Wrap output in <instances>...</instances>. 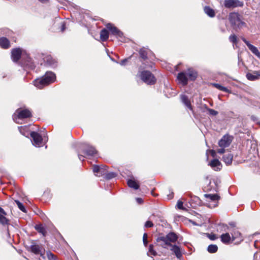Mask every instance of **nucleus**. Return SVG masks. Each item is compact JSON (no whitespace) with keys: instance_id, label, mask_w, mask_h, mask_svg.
Segmentation results:
<instances>
[{"instance_id":"12","label":"nucleus","mask_w":260,"mask_h":260,"mask_svg":"<svg viewBox=\"0 0 260 260\" xmlns=\"http://www.w3.org/2000/svg\"><path fill=\"white\" fill-rule=\"evenodd\" d=\"M177 79L179 83L181 84L183 86H185L188 83V78L185 72H180L178 74Z\"/></svg>"},{"instance_id":"24","label":"nucleus","mask_w":260,"mask_h":260,"mask_svg":"<svg viewBox=\"0 0 260 260\" xmlns=\"http://www.w3.org/2000/svg\"><path fill=\"white\" fill-rule=\"evenodd\" d=\"M84 152L87 156H94L97 153V151L92 146H87Z\"/></svg>"},{"instance_id":"20","label":"nucleus","mask_w":260,"mask_h":260,"mask_svg":"<svg viewBox=\"0 0 260 260\" xmlns=\"http://www.w3.org/2000/svg\"><path fill=\"white\" fill-rule=\"evenodd\" d=\"M221 241L224 244H228L232 242V238L229 233L223 234L220 236Z\"/></svg>"},{"instance_id":"41","label":"nucleus","mask_w":260,"mask_h":260,"mask_svg":"<svg viewBox=\"0 0 260 260\" xmlns=\"http://www.w3.org/2000/svg\"><path fill=\"white\" fill-rule=\"evenodd\" d=\"M143 242L145 246H146L148 244L147 241V234L146 233H144L143 236Z\"/></svg>"},{"instance_id":"49","label":"nucleus","mask_w":260,"mask_h":260,"mask_svg":"<svg viewBox=\"0 0 260 260\" xmlns=\"http://www.w3.org/2000/svg\"><path fill=\"white\" fill-rule=\"evenodd\" d=\"M210 153H211V155L213 157L216 156V152L215 150H210Z\"/></svg>"},{"instance_id":"54","label":"nucleus","mask_w":260,"mask_h":260,"mask_svg":"<svg viewBox=\"0 0 260 260\" xmlns=\"http://www.w3.org/2000/svg\"><path fill=\"white\" fill-rule=\"evenodd\" d=\"M229 224L231 226H232L233 228V229L235 228L236 224H235V222H230Z\"/></svg>"},{"instance_id":"46","label":"nucleus","mask_w":260,"mask_h":260,"mask_svg":"<svg viewBox=\"0 0 260 260\" xmlns=\"http://www.w3.org/2000/svg\"><path fill=\"white\" fill-rule=\"evenodd\" d=\"M208 237L210 239H211L212 240H214L216 239H217V237L215 234H211V235L209 234Z\"/></svg>"},{"instance_id":"3","label":"nucleus","mask_w":260,"mask_h":260,"mask_svg":"<svg viewBox=\"0 0 260 260\" xmlns=\"http://www.w3.org/2000/svg\"><path fill=\"white\" fill-rule=\"evenodd\" d=\"M229 18L231 25L236 30L241 29L246 25L245 23L240 19V15L237 13H231Z\"/></svg>"},{"instance_id":"48","label":"nucleus","mask_w":260,"mask_h":260,"mask_svg":"<svg viewBox=\"0 0 260 260\" xmlns=\"http://www.w3.org/2000/svg\"><path fill=\"white\" fill-rule=\"evenodd\" d=\"M242 41L246 44L248 48L249 47V45H251V44L249 43V42L247 41L244 38H242Z\"/></svg>"},{"instance_id":"57","label":"nucleus","mask_w":260,"mask_h":260,"mask_svg":"<svg viewBox=\"0 0 260 260\" xmlns=\"http://www.w3.org/2000/svg\"><path fill=\"white\" fill-rule=\"evenodd\" d=\"M39 1L42 3H45L47 1V0H39Z\"/></svg>"},{"instance_id":"51","label":"nucleus","mask_w":260,"mask_h":260,"mask_svg":"<svg viewBox=\"0 0 260 260\" xmlns=\"http://www.w3.org/2000/svg\"><path fill=\"white\" fill-rule=\"evenodd\" d=\"M0 213L4 214V215H7L6 212L4 211V210L0 207Z\"/></svg>"},{"instance_id":"28","label":"nucleus","mask_w":260,"mask_h":260,"mask_svg":"<svg viewBox=\"0 0 260 260\" xmlns=\"http://www.w3.org/2000/svg\"><path fill=\"white\" fill-rule=\"evenodd\" d=\"M127 185L129 187L133 188L135 189H138L139 188V185L138 184V183L136 181L132 179L128 180Z\"/></svg>"},{"instance_id":"37","label":"nucleus","mask_w":260,"mask_h":260,"mask_svg":"<svg viewBox=\"0 0 260 260\" xmlns=\"http://www.w3.org/2000/svg\"><path fill=\"white\" fill-rule=\"evenodd\" d=\"M157 254L156 252L153 249V245L152 244H150L149 246V249L148 252V254L156 255Z\"/></svg>"},{"instance_id":"11","label":"nucleus","mask_w":260,"mask_h":260,"mask_svg":"<svg viewBox=\"0 0 260 260\" xmlns=\"http://www.w3.org/2000/svg\"><path fill=\"white\" fill-rule=\"evenodd\" d=\"M106 27L107 29H108L113 35L116 36L118 38L122 37L123 33L117 28L113 26L112 24H107Z\"/></svg>"},{"instance_id":"25","label":"nucleus","mask_w":260,"mask_h":260,"mask_svg":"<svg viewBox=\"0 0 260 260\" xmlns=\"http://www.w3.org/2000/svg\"><path fill=\"white\" fill-rule=\"evenodd\" d=\"M181 100L182 102L190 110H192V107L190 102V101L188 100L187 96L184 94L181 95Z\"/></svg>"},{"instance_id":"53","label":"nucleus","mask_w":260,"mask_h":260,"mask_svg":"<svg viewBox=\"0 0 260 260\" xmlns=\"http://www.w3.org/2000/svg\"><path fill=\"white\" fill-rule=\"evenodd\" d=\"M78 157L80 160H82V161L84 160V156L79 154Z\"/></svg>"},{"instance_id":"29","label":"nucleus","mask_w":260,"mask_h":260,"mask_svg":"<svg viewBox=\"0 0 260 260\" xmlns=\"http://www.w3.org/2000/svg\"><path fill=\"white\" fill-rule=\"evenodd\" d=\"M248 48L252 52V53H253L258 58L260 59V52L258 51V49L256 47L252 45H249Z\"/></svg>"},{"instance_id":"18","label":"nucleus","mask_w":260,"mask_h":260,"mask_svg":"<svg viewBox=\"0 0 260 260\" xmlns=\"http://www.w3.org/2000/svg\"><path fill=\"white\" fill-rule=\"evenodd\" d=\"M246 76L247 79L249 81H255L259 79L260 73L258 71H254L253 73H247Z\"/></svg>"},{"instance_id":"47","label":"nucleus","mask_w":260,"mask_h":260,"mask_svg":"<svg viewBox=\"0 0 260 260\" xmlns=\"http://www.w3.org/2000/svg\"><path fill=\"white\" fill-rule=\"evenodd\" d=\"M127 60H128V58L124 59L121 60L120 64L121 66H124V65H125V63L127 61Z\"/></svg>"},{"instance_id":"52","label":"nucleus","mask_w":260,"mask_h":260,"mask_svg":"<svg viewBox=\"0 0 260 260\" xmlns=\"http://www.w3.org/2000/svg\"><path fill=\"white\" fill-rule=\"evenodd\" d=\"M66 29L65 24L64 23H62L61 27V31L63 32Z\"/></svg>"},{"instance_id":"8","label":"nucleus","mask_w":260,"mask_h":260,"mask_svg":"<svg viewBox=\"0 0 260 260\" xmlns=\"http://www.w3.org/2000/svg\"><path fill=\"white\" fill-rule=\"evenodd\" d=\"M233 137L225 135L218 142V145L220 147L226 148L229 147L233 141Z\"/></svg>"},{"instance_id":"6","label":"nucleus","mask_w":260,"mask_h":260,"mask_svg":"<svg viewBox=\"0 0 260 260\" xmlns=\"http://www.w3.org/2000/svg\"><path fill=\"white\" fill-rule=\"evenodd\" d=\"M227 230L230 232L231 234V238L232 241H236V242L239 243L243 240L241 234L239 232L237 229L234 228L231 230L229 227L227 226Z\"/></svg>"},{"instance_id":"50","label":"nucleus","mask_w":260,"mask_h":260,"mask_svg":"<svg viewBox=\"0 0 260 260\" xmlns=\"http://www.w3.org/2000/svg\"><path fill=\"white\" fill-rule=\"evenodd\" d=\"M136 201H137V203H139V204H141V203H143L142 199L140 198H137L136 199Z\"/></svg>"},{"instance_id":"26","label":"nucleus","mask_w":260,"mask_h":260,"mask_svg":"<svg viewBox=\"0 0 260 260\" xmlns=\"http://www.w3.org/2000/svg\"><path fill=\"white\" fill-rule=\"evenodd\" d=\"M205 13L210 17H214L215 13L214 10L209 6H205L204 9Z\"/></svg>"},{"instance_id":"42","label":"nucleus","mask_w":260,"mask_h":260,"mask_svg":"<svg viewBox=\"0 0 260 260\" xmlns=\"http://www.w3.org/2000/svg\"><path fill=\"white\" fill-rule=\"evenodd\" d=\"M26 128H27V127L26 126H21L18 127V129H19L20 133H21L24 136L26 135L24 133V131L25 130V129H26Z\"/></svg>"},{"instance_id":"7","label":"nucleus","mask_w":260,"mask_h":260,"mask_svg":"<svg viewBox=\"0 0 260 260\" xmlns=\"http://www.w3.org/2000/svg\"><path fill=\"white\" fill-rule=\"evenodd\" d=\"M224 6L226 8H234L243 6V3L239 0H224Z\"/></svg>"},{"instance_id":"38","label":"nucleus","mask_w":260,"mask_h":260,"mask_svg":"<svg viewBox=\"0 0 260 260\" xmlns=\"http://www.w3.org/2000/svg\"><path fill=\"white\" fill-rule=\"evenodd\" d=\"M206 110L208 111L210 115L212 116H216L218 114V112L217 111H215L214 109H210L208 108L206 106L205 107Z\"/></svg>"},{"instance_id":"16","label":"nucleus","mask_w":260,"mask_h":260,"mask_svg":"<svg viewBox=\"0 0 260 260\" xmlns=\"http://www.w3.org/2000/svg\"><path fill=\"white\" fill-rule=\"evenodd\" d=\"M44 63L49 66L55 67L56 66V60L50 55H47L43 58Z\"/></svg>"},{"instance_id":"30","label":"nucleus","mask_w":260,"mask_h":260,"mask_svg":"<svg viewBox=\"0 0 260 260\" xmlns=\"http://www.w3.org/2000/svg\"><path fill=\"white\" fill-rule=\"evenodd\" d=\"M213 85L215 87H216V88H217L218 89H219V90H220L221 91H224V92H230L229 90L226 87L222 86H221V85H220L219 84L214 83V84H213Z\"/></svg>"},{"instance_id":"35","label":"nucleus","mask_w":260,"mask_h":260,"mask_svg":"<svg viewBox=\"0 0 260 260\" xmlns=\"http://www.w3.org/2000/svg\"><path fill=\"white\" fill-rule=\"evenodd\" d=\"M6 215L0 214V223L3 225H6L8 223V220L5 216Z\"/></svg>"},{"instance_id":"45","label":"nucleus","mask_w":260,"mask_h":260,"mask_svg":"<svg viewBox=\"0 0 260 260\" xmlns=\"http://www.w3.org/2000/svg\"><path fill=\"white\" fill-rule=\"evenodd\" d=\"M225 148H223V147H221V148L220 149H218L217 150V152L219 153V154H222V153H224V152H225V149H224Z\"/></svg>"},{"instance_id":"14","label":"nucleus","mask_w":260,"mask_h":260,"mask_svg":"<svg viewBox=\"0 0 260 260\" xmlns=\"http://www.w3.org/2000/svg\"><path fill=\"white\" fill-rule=\"evenodd\" d=\"M22 51L20 48H16L12 50L11 57L14 61L17 62L20 59Z\"/></svg>"},{"instance_id":"56","label":"nucleus","mask_w":260,"mask_h":260,"mask_svg":"<svg viewBox=\"0 0 260 260\" xmlns=\"http://www.w3.org/2000/svg\"><path fill=\"white\" fill-rule=\"evenodd\" d=\"M168 197H168V199H172V198H173V194H172H172H170Z\"/></svg>"},{"instance_id":"32","label":"nucleus","mask_w":260,"mask_h":260,"mask_svg":"<svg viewBox=\"0 0 260 260\" xmlns=\"http://www.w3.org/2000/svg\"><path fill=\"white\" fill-rule=\"evenodd\" d=\"M218 247L216 245H210L208 247V251L210 253H215L217 251Z\"/></svg>"},{"instance_id":"40","label":"nucleus","mask_w":260,"mask_h":260,"mask_svg":"<svg viewBox=\"0 0 260 260\" xmlns=\"http://www.w3.org/2000/svg\"><path fill=\"white\" fill-rule=\"evenodd\" d=\"M177 207L179 209L183 210H185V208H184V207L183 206V202L182 201H178L177 204Z\"/></svg>"},{"instance_id":"1","label":"nucleus","mask_w":260,"mask_h":260,"mask_svg":"<svg viewBox=\"0 0 260 260\" xmlns=\"http://www.w3.org/2000/svg\"><path fill=\"white\" fill-rule=\"evenodd\" d=\"M55 75L52 72H47L46 74L40 78L36 79L34 81V85L38 88L42 89L55 81Z\"/></svg>"},{"instance_id":"4","label":"nucleus","mask_w":260,"mask_h":260,"mask_svg":"<svg viewBox=\"0 0 260 260\" xmlns=\"http://www.w3.org/2000/svg\"><path fill=\"white\" fill-rule=\"evenodd\" d=\"M30 117H31V112L29 110L27 109L19 108L14 114L13 119L15 122L20 123L19 120Z\"/></svg>"},{"instance_id":"5","label":"nucleus","mask_w":260,"mask_h":260,"mask_svg":"<svg viewBox=\"0 0 260 260\" xmlns=\"http://www.w3.org/2000/svg\"><path fill=\"white\" fill-rule=\"evenodd\" d=\"M140 77L142 80L147 84H154L156 81L154 75L150 71H148L141 72Z\"/></svg>"},{"instance_id":"58","label":"nucleus","mask_w":260,"mask_h":260,"mask_svg":"<svg viewBox=\"0 0 260 260\" xmlns=\"http://www.w3.org/2000/svg\"><path fill=\"white\" fill-rule=\"evenodd\" d=\"M43 216H42V218H43L45 216V215L44 214H43Z\"/></svg>"},{"instance_id":"43","label":"nucleus","mask_w":260,"mask_h":260,"mask_svg":"<svg viewBox=\"0 0 260 260\" xmlns=\"http://www.w3.org/2000/svg\"><path fill=\"white\" fill-rule=\"evenodd\" d=\"M145 228H151L153 226V223L151 221H147L144 225Z\"/></svg>"},{"instance_id":"2","label":"nucleus","mask_w":260,"mask_h":260,"mask_svg":"<svg viewBox=\"0 0 260 260\" xmlns=\"http://www.w3.org/2000/svg\"><path fill=\"white\" fill-rule=\"evenodd\" d=\"M178 239V236L173 232H170L166 236H159L156 241L160 243V246L165 248H168V246L172 245L171 243L175 242Z\"/></svg>"},{"instance_id":"23","label":"nucleus","mask_w":260,"mask_h":260,"mask_svg":"<svg viewBox=\"0 0 260 260\" xmlns=\"http://www.w3.org/2000/svg\"><path fill=\"white\" fill-rule=\"evenodd\" d=\"M233 158V155L231 153H227L224 154L222 157V160L226 165H230L232 164Z\"/></svg>"},{"instance_id":"55","label":"nucleus","mask_w":260,"mask_h":260,"mask_svg":"<svg viewBox=\"0 0 260 260\" xmlns=\"http://www.w3.org/2000/svg\"><path fill=\"white\" fill-rule=\"evenodd\" d=\"M193 200L195 201L196 202H199V203H200V200L198 197H194Z\"/></svg>"},{"instance_id":"33","label":"nucleus","mask_w":260,"mask_h":260,"mask_svg":"<svg viewBox=\"0 0 260 260\" xmlns=\"http://www.w3.org/2000/svg\"><path fill=\"white\" fill-rule=\"evenodd\" d=\"M105 177L107 179H111L116 177V174L113 172L107 173V169L106 168V171H105Z\"/></svg>"},{"instance_id":"17","label":"nucleus","mask_w":260,"mask_h":260,"mask_svg":"<svg viewBox=\"0 0 260 260\" xmlns=\"http://www.w3.org/2000/svg\"><path fill=\"white\" fill-rule=\"evenodd\" d=\"M185 73L188 79L191 81L195 80L197 77V72L192 69H188Z\"/></svg>"},{"instance_id":"34","label":"nucleus","mask_w":260,"mask_h":260,"mask_svg":"<svg viewBox=\"0 0 260 260\" xmlns=\"http://www.w3.org/2000/svg\"><path fill=\"white\" fill-rule=\"evenodd\" d=\"M15 203H16L18 208L22 212H24V213H26V210L25 209V208L24 207V206L20 202H19V201L18 200H15Z\"/></svg>"},{"instance_id":"13","label":"nucleus","mask_w":260,"mask_h":260,"mask_svg":"<svg viewBox=\"0 0 260 260\" xmlns=\"http://www.w3.org/2000/svg\"><path fill=\"white\" fill-rule=\"evenodd\" d=\"M168 247H170V250L174 253L178 258H180L182 257V251L179 246L176 245H172Z\"/></svg>"},{"instance_id":"22","label":"nucleus","mask_w":260,"mask_h":260,"mask_svg":"<svg viewBox=\"0 0 260 260\" xmlns=\"http://www.w3.org/2000/svg\"><path fill=\"white\" fill-rule=\"evenodd\" d=\"M0 46L4 49H8L10 46L9 40L6 37L0 38Z\"/></svg>"},{"instance_id":"15","label":"nucleus","mask_w":260,"mask_h":260,"mask_svg":"<svg viewBox=\"0 0 260 260\" xmlns=\"http://www.w3.org/2000/svg\"><path fill=\"white\" fill-rule=\"evenodd\" d=\"M106 168H107L106 166L100 167L99 166H94L93 168V172L97 176L104 175Z\"/></svg>"},{"instance_id":"39","label":"nucleus","mask_w":260,"mask_h":260,"mask_svg":"<svg viewBox=\"0 0 260 260\" xmlns=\"http://www.w3.org/2000/svg\"><path fill=\"white\" fill-rule=\"evenodd\" d=\"M229 40L231 42L234 44H236L237 42V36L235 35H231L229 37Z\"/></svg>"},{"instance_id":"36","label":"nucleus","mask_w":260,"mask_h":260,"mask_svg":"<svg viewBox=\"0 0 260 260\" xmlns=\"http://www.w3.org/2000/svg\"><path fill=\"white\" fill-rule=\"evenodd\" d=\"M139 53H140V56L143 59L145 60V59H147V53L146 50L144 48L141 49L139 51Z\"/></svg>"},{"instance_id":"19","label":"nucleus","mask_w":260,"mask_h":260,"mask_svg":"<svg viewBox=\"0 0 260 260\" xmlns=\"http://www.w3.org/2000/svg\"><path fill=\"white\" fill-rule=\"evenodd\" d=\"M209 165L215 171L220 170L221 168V164L217 159L212 160Z\"/></svg>"},{"instance_id":"31","label":"nucleus","mask_w":260,"mask_h":260,"mask_svg":"<svg viewBox=\"0 0 260 260\" xmlns=\"http://www.w3.org/2000/svg\"><path fill=\"white\" fill-rule=\"evenodd\" d=\"M35 228L39 233H41L44 236H45L46 230L44 226L42 225H37Z\"/></svg>"},{"instance_id":"27","label":"nucleus","mask_w":260,"mask_h":260,"mask_svg":"<svg viewBox=\"0 0 260 260\" xmlns=\"http://www.w3.org/2000/svg\"><path fill=\"white\" fill-rule=\"evenodd\" d=\"M109 38V32L105 28L103 29L100 32V38L102 41H106Z\"/></svg>"},{"instance_id":"44","label":"nucleus","mask_w":260,"mask_h":260,"mask_svg":"<svg viewBox=\"0 0 260 260\" xmlns=\"http://www.w3.org/2000/svg\"><path fill=\"white\" fill-rule=\"evenodd\" d=\"M47 256H48V258L50 259V260H55V256L53 254H52L51 252H47Z\"/></svg>"},{"instance_id":"21","label":"nucleus","mask_w":260,"mask_h":260,"mask_svg":"<svg viewBox=\"0 0 260 260\" xmlns=\"http://www.w3.org/2000/svg\"><path fill=\"white\" fill-rule=\"evenodd\" d=\"M205 197L211 200V201L213 202V207H215L217 205V202L218 200L219 197V196L216 194H205Z\"/></svg>"},{"instance_id":"9","label":"nucleus","mask_w":260,"mask_h":260,"mask_svg":"<svg viewBox=\"0 0 260 260\" xmlns=\"http://www.w3.org/2000/svg\"><path fill=\"white\" fill-rule=\"evenodd\" d=\"M30 135L32 139V144L36 147H40L42 145L43 140L41 136L35 132H31Z\"/></svg>"},{"instance_id":"10","label":"nucleus","mask_w":260,"mask_h":260,"mask_svg":"<svg viewBox=\"0 0 260 260\" xmlns=\"http://www.w3.org/2000/svg\"><path fill=\"white\" fill-rule=\"evenodd\" d=\"M30 249L31 251L34 253L40 254L42 257L44 258L45 250L42 249V248L40 245L32 244L30 245Z\"/></svg>"}]
</instances>
